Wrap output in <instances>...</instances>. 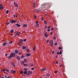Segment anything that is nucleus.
<instances>
[{"label":"nucleus","mask_w":78,"mask_h":78,"mask_svg":"<svg viewBox=\"0 0 78 78\" xmlns=\"http://www.w3.org/2000/svg\"><path fill=\"white\" fill-rule=\"evenodd\" d=\"M15 56H16V54H15V53H12L10 55V56H9L8 58L10 59L11 58H12V57H15Z\"/></svg>","instance_id":"nucleus-1"},{"label":"nucleus","mask_w":78,"mask_h":78,"mask_svg":"<svg viewBox=\"0 0 78 78\" xmlns=\"http://www.w3.org/2000/svg\"><path fill=\"white\" fill-rule=\"evenodd\" d=\"M50 44L51 46H52V45H53V41L52 40H51L50 41Z\"/></svg>","instance_id":"nucleus-2"},{"label":"nucleus","mask_w":78,"mask_h":78,"mask_svg":"<svg viewBox=\"0 0 78 78\" xmlns=\"http://www.w3.org/2000/svg\"><path fill=\"white\" fill-rule=\"evenodd\" d=\"M10 22L11 23H12V24L13 23H16V21H15V20H11L10 21Z\"/></svg>","instance_id":"nucleus-3"},{"label":"nucleus","mask_w":78,"mask_h":78,"mask_svg":"<svg viewBox=\"0 0 78 78\" xmlns=\"http://www.w3.org/2000/svg\"><path fill=\"white\" fill-rule=\"evenodd\" d=\"M26 56L27 57H30V56H31V54L30 53H27V54L26 55Z\"/></svg>","instance_id":"nucleus-4"},{"label":"nucleus","mask_w":78,"mask_h":78,"mask_svg":"<svg viewBox=\"0 0 78 78\" xmlns=\"http://www.w3.org/2000/svg\"><path fill=\"white\" fill-rule=\"evenodd\" d=\"M44 36L45 37H48V35H47V32H45V34H44Z\"/></svg>","instance_id":"nucleus-5"},{"label":"nucleus","mask_w":78,"mask_h":78,"mask_svg":"<svg viewBox=\"0 0 78 78\" xmlns=\"http://www.w3.org/2000/svg\"><path fill=\"white\" fill-rule=\"evenodd\" d=\"M11 63V64H12L13 67H15L16 66V65H15V64H14L13 62H12Z\"/></svg>","instance_id":"nucleus-6"},{"label":"nucleus","mask_w":78,"mask_h":78,"mask_svg":"<svg viewBox=\"0 0 78 78\" xmlns=\"http://www.w3.org/2000/svg\"><path fill=\"white\" fill-rule=\"evenodd\" d=\"M19 42L20 43H22L23 42V40L22 39H20L19 41Z\"/></svg>","instance_id":"nucleus-7"},{"label":"nucleus","mask_w":78,"mask_h":78,"mask_svg":"<svg viewBox=\"0 0 78 78\" xmlns=\"http://www.w3.org/2000/svg\"><path fill=\"white\" fill-rule=\"evenodd\" d=\"M16 58L18 60H20V57L19 56H17L16 57Z\"/></svg>","instance_id":"nucleus-8"},{"label":"nucleus","mask_w":78,"mask_h":78,"mask_svg":"<svg viewBox=\"0 0 78 78\" xmlns=\"http://www.w3.org/2000/svg\"><path fill=\"white\" fill-rule=\"evenodd\" d=\"M26 48L27 47L23 46L22 47V49H23V50H25Z\"/></svg>","instance_id":"nucleus-9"},{"label":"nucleus","mask_w":78,"mask_h":78,"mask_svg":"<svg viewBox=\"0 0 78 78\" xmlns=\"http://www.w3.org/2000/svg\"><path fill=\"white\" fill-rule=\"evenodd\" d=\"M15 53H16V54H17V53H18L19 52V51L17 50H15Z\"/></svg>","instance_id":"nucleus-10"},{"label":"nucleus","mask_w":78,"mask_h":78,"mask_svg":"<svg viewBox=\"0 0 78 78\" xmlns=\"http://www.w3.org/2000/svg\"><path fill=\"white\" fill-rule=\"evenodd\" d=\"M47 70V69L46 68H43L41 69V71H45V70Z\"/></svg>","instance_id":"nucleus-11"},{"label":"nucleus","mask_w":78,"mask_h":78,"mask_svg":"<svg viewBox=\"0 0 78 78\" xmlns=\"http://www.w3.org/2000/svg\"><path fill=\"white\" fill-rule=\"evenodd\" d=\"M16 25L18 27H21L20 25H19V24H16Z\"/></svg>","instance_id":"nucleus-12"},{"label":"nucleus","mask_w":78,"mask_h":78,"mask_svg":"<svg viewBox=\"0 0 78 78\" xmlns=\"http://www.w3.org/2000/svg\"><path fill=\"white\" fill-rule=\"evenodd\" d=\"M47 4L46 3H43L42 5V6H45V5H47Z\"/></svg>","instance_id":"nucleus-13"},{"label":"nucleus","mask_w":78,"mask_h":78,"mask_svg":"<svg viewBox=\"0 0 78 78\" xmlns=\"http://www.w3.org/2000/svg\"><path fill=\"white\" fill-rule=\"evenodd\" d=\"M27 73H28V72L27 71H25L24 72V73L25 75H27Z\"/></svg>","instance_id":"nucleus-14"},{"label":"nucleus","mask_w":78,"mask_h":78,"mask_svg":"<svg viewBox=\"0 0 78 78\" xmlns=\"http://www.w3.org/2000/svg\"><path fill=\"white\" fill-rule=\"evenodd\" d=\"M6 71V69H3L1 70V72H5Z\"/></svg>","instance_id":"nucleus-15"},{"label":"nucleus","mask_w":78,"mask_h":78,"mask_svg":"<svg viewBox=\"0 0 78 78\" xmlns=\"http://www.w3.org/2000/svg\"><path fill=\"white\" fill-rule=\"evenodd\" d=\"M10 32L11 33H14V30H11L10 31Z\"/></svg>","instance_id":"nucleus-16"},{"label":"nucleus","mask_w":78,"mask_h":78,"mask_svg":"<svg viewBox=\"0 0 78 78\" xmlns=\"http://www.w3.org/2000/svg\"><path fill=\"white\" fill-rule=\"evenodd\" d=\"M23 27H27V25L24 24L23 25Z\"/></svg>","instance_id":"nucleus-17"},{"label":"nucleus","mask_w":78,"mask_h":78,"mask_svg":"<svg viewBox=\"0 0 78 78\" xmlns=\"http://www.w3.org/2000/svg\"><path fill=\"white\" fill-rule=\"evenodd\" d=\"M28 73H30V74H32V71H29L28 72Z\"/></svg>","instance_id":"nucleus-18"},{"label":"nucleus","mask_w":78,"mask_h":78,"mask_svg":"<svg viewBox=\"0 0 78 78\" xmlns=\"http://www.w3.org/2000/svg\"><path fill=\"white\" fill-rule=\"evenodd\" d=\"M6 42H4L3 43L2 46H5V45H6Z\"/></svg>","instance_id":"nucleus-19"},{"label":"nucleus","mask_w":78,"mask_h":78,"mask_svg":"<svg viewBox=\"0 0 78 78\" xmlns=\"http://www.w3.org/2000/svg\"><path fill=\"white\" fill-rule=\"evenodd\" d=\"M33 7L34 8H36V4L35 3H34Z\"/></svg>","instance_id":"nucleus-20"},{"label":"nucleus","mask_w":78,"mask_h":78,"mask_svg":"<svg viewBox=\"0 0 78 78\" xmlns=\"http://www.w3.org/2000/svg\"><path fill=\"white\" fill-rule=\"evenodd\" d=\"M20 73L21 74H23V72L22 70L20 71Z\"/></svg>","instance_id":"nucleus-21"},{"label":"nucleus","mask_w":78,"mask_h":78,"mask_svg":"<svg viewBox=\"0 0 78 78\" xmlns=\"http://www.w3.org/2000/svg\"><path fill=\"white\" fill-rule=\"evenodd\" d=\"M47 76H48V77L50 76V73H48L47 74Z\"/></svg>","instance_id":"nucleus-22"},{"label":"nucleus","mask_w":78,"mask_h":78,"mask_svg":"<svg viewBox=\"0 0 78 78\" xmlns=\"http://www.w3.org/2000/svg\"><path fill=\"white\" fill-rule=\"evenodd\" d=\"M26 51L27 52H29L30 50H29V49H26Z\"/></svg>","instance_id":"nucleus-23"},{"label":"nucleus","mask_w":78,"mask_h":78,"mask_svg":"<svg viewBox=\"0 0 78 78\" xmlns=\"http://www.w3.org/2000/svg\"><path fill=\"white\" fill-rule=\"evenodd\" d=\"M36 11L37 12H39L40 11V10L37 9L36 10Z\"/></svg>","instance_id":"nucleus-24"},{"label":"nucleus","mask_w":78,"mask_h":78,"mask_svg":"<svg viewBox=\"0 0 78 78\" xmlns=\"http://www.w3.org/2000/svg\"><path fill=\"white\" fill-rule=\"evenodd\" d=\"M24 61L25 62H27V59H24Z\"/></svg>","instance_id":"nucleus-25"},{"label":"nucleus","mask_w":78,"mask_h":78,"mask_svg":"<svg viewBox=\"0 0 78 78\" xmlns=\"http://www.w3.org/2000/svg\"><path fill=\"white\" fill-rule=\"evenodd\" d=\"M23 66H28V65L27 64H23Z\"/></svg>","instance_id":"nucleus-26"},{"label":"nucleus","mask_w":78,"mask_h":78,"mask_svg":"<svg viewBox=\"0 0 78 78\" xmlns=\"http://www.w3.org/2000/svg\"><path fill=\"white\" fill-rule=\"evenodd\" d=\"M35 48H36V46H34V48L33 51H35Z\"/></svg>","instance_id":"nucleus-27"},{"label":"nucleus","mask_w":78,"mask_h":78,"mask_svg":"<svg viewBox=\"0 0 78 78\" xmlns=\"http://www.w3.org/2000/svg\"><path fill=\"white\" fill-rule=\"evenodd\" d=\"M4 9V7L3 6L0 7V9Z\"/></svg>","instance_id":"nucleus-28"},{"label":"nucleus","mask_w":78,"mask_h":78,"mask_svg":"<svg viewBox=\"0 0 78 78\" xmlns=\"http://www.w3.org/2000/svg\"><path fill=\"white\" fill-rule=\"evenodd\" d=\"M44 22L45 24H46V25H47V21H46L44 20Z\"/></svg>","instance_id":"nucleus-29"},{"label":"nucleus","mask_w":78,"mask_h":78,"mask_svg":"<svg viewBox=\"0 0 78 78\" xmlns=\"http://www.w3.org/2000/svg\"><path fill=\"white\" fill-rule=\"evenodd\" d=\"M51 3H49V7L50 6H51Z\"/></svg>","instance_id":"nucleus-30"},{"label":"nucleus","mask_w":78,"mask_h":78,"mask_svg":"<svg viewBox=\"0 0 78 78\" xmlns=\"http://www.w3.org/2000/svg\"><path fill=\"white\" fill-rule=\"evenodd\" d=\"M24 70L25 71H27V69L26 68H25L24 69Z\"/></svg>","instance_id":"nucleus-31"},{"label":"nucleus","mask_w":78,"mask_h":78,"mask_svg":"<svg viewBox=\"0 0 78 78\" xmlns=\"http://www.w3.org/2000/svg\"><path fill=\"white\" fill-rule=\"evenodd\" d=\"M62 51H61V50H60V55H62Z\"/></svg>","instance_id":"nucleus-32"},{"label":"nucleus","mask_w":78,"mask_h":78,"mask_svg":"<svg viewBox=\"0 0 78 78\" xmlns=\"http://www.w3.org/2000/svg\"><path fill=\"white\" fill-rule=\"evenodd\" d=\"M15 6L16 7H18V5H17V4H16L15 5Z\"/></svg>","instance_id":"nucleus-33"},{"label":"nucleus","mask_w":78,"mask_h":78,"mask_svg":"<svg viewBox=\"0 0 78 78\" xmlns=\"http://www.w3.org/2000/svg\"><path fill=\"white\" fill-rule=\"evenodd\" d=\"M16 35H17V36H19V32H17L16 34Z\"/></svg>","instance_id":"nucleus-34"},{"label":"nucleus","mask_w":78,"mask_h":78,"mask_svg":"<svg viewBox=\"0 0 78 78\" xmlns=\"http://www.w3.org/2000/svg\"><path fill=\"white\" fill-rule=\"evenodd\" d=\"M8 12H9V10H7L6 12V14H8Z\"/></svg>","instance_id":"nucleus-35"},{"label":"nucleus","mask_w":78,"mask_h":78,"mask_svg":"<svg viewBox=\"0 0 78 78\" xmlns=\"http://www.w3.org/2000/svg\"><path fill=\"white\" fill-rule=\"evenodd\" d=\"M41 19L43 21L44 20V17H41Z\"/></svg>","instance_id":"nucleus-36"},{"label":"nucleus","mask_w":78,"mask_h":78,"mask_svg":"<svg viewBox=\"0 0 78 78\" xmlns=\"http://www.w3.org/2000/svg\"><path fill=\"white\" fill-rule=\"evenodd\" d=\"M39 25V24L38 23H37V27H38Z\"/></svg>","instance_id":"nucleus-37"},{"label":"nucleus","mask_w":78,"mask_h":78,"mask_svg":"<svg viewBox=\"0 0 78 78\" xmlns=\"http://www.w3.org/2000/svg\"><path fill=\"white\" fill-rule=\"evenodd\" d=\"M54 73H58V71H55Z\"/></svg>","instance_id":"nucleus-38"},{"label":"nucleus","mask_w":78,"mask_h":78,"mask_svg":"<svg viewBox=\"0 0 78 78\" xmlns=\"http://www.w3.org/2000/svg\"><path fill=\"white\" fill-rule=\"evenodd\" d=\"M16 73V71L15 70V71H13V73Z\"/></svg>","instance_id":"nucleus-39"},{"label":"nucleus","mask_w":78,"mask_h":78,"mask_svg":"<svg viewBox=\"0 0 78 78\" xmlns=\"http://www.w3.org/2000/svg\"><path fill=\"white\" fill-rule=\"evenodd\" d=\"M34 69L33 68H31V70H34Z\"/></svg>","instance_id":"nucleus-40"},{"label":"nucleus","mask_w":78,"mask_h":78,"mask_svg":"<svg viewBox=\"0 0 78 78\" xmlns=\"http://www.w3.org/2000/svg\"><path fill=\"white\" fill-rule=\"evenodd\" d=\"M48 27L47 26H45L44 28L45 29H47Z\"/></svg>","instance_id":"nucleus-41"},{"label":"nucleus","mask_w":78,"mask_h":78,"mask_svg":"<svg viewBox=\"0 0 78 78\" xmlns=\"http://www.w3.org/2000/svg\"><path fill=\"white\" fill-rule=\"evenodd\" d=\"M58 49L59 50H61V47H58Z\"/></svg>","instance_id":"nucleus-42"},{"label":"nucleus","mask_w":78,"mask_h":78,"mask_svg":"<svg viewBox=\"0 0 78 78\" xmlns=\"http://www.w3.org/2000/svg\"><path fill=\"white\" fill-rule=\"evenodd\" d=\"M59 54H60V53L59 52V51H58L57 53V55H59Z\"/></svg>","instance_id":"nucleus-43"},{"label":"nucleus","mask_w":78,"mask_h":78,"mask_svg":"<svg viewBox=\"0 0 78 78\" xmlns=\"http://www.w3.org/2000/svg\"><path fill=\"white\" fill-rule=\"evenodd\" d=\"M58 43H56L55 44H54V45H57Z\"/></svg>","instance_id":"nucleus-44"},{"label":"nucleus","mask_w":78,"mask_h":78,"mask_svg":"<svg viewBox=\"0 0 78 78\" xmlns=\"http://www.w3.org/2000/svg\"><path fill=\"white\" fill-rule=\"evenodd\" d=\"M54 30V28L52 27L51 29V30Z\"/></svg>","instance_id":"nucleus-45"},{"label":"nucleus","mask_w":78,"mask_h":78,"mask_svg":"<svg viewBox=\"0 0 78 78\" xmlns=\"http://www.w3.org/2000/svg\"><path fill=\"white\" fill-rule=\"evenodd\" d=\"M5 56H8V54L6 53L5 54Z\"/></svg>","instance_id":"nucleus-46"},{"label":"nucleus","mask_w":78,"mask_h":78,"mask_svg":"<svg viewBox=\"0 0 78 78\" xmlns=\"http://www.w3.org/2000/svg\"><path fill=\"white\" fill-rule=\"evenodd\" d=\"M23 57H24V56L23 55H22V56H21V58H23Z\"/></svg>","instance_id":"nucleus-47"},{"label":"nucleus","mask_w":78,"mask_h":78,"mask_svg":"<svg viewBox=\"0 0 78 78\" xmlns=\"http://www.w3.org/2000/svg\"><path fill=\"white\" fill-rule=\"evenodd\" d=\"M13 71L14 70H11V73H12Z\"/></svg>","instance_id":"nucleus-48"},{"label":"nucleus","mask_w":78,"mask_h":78,"mask_svg":"<svg viewBox=\"0 0 78 78\" xmlns=\"http://www.w3.org/2000/svg\"><path fill=\"white\" fill-rule=\"evenodd\" d=\"M34 17L35 19H36V16L34 15Z\"/></svg>","instance_id":"nucleus-49"},{"label":"nucleus","mask_w":78,"mask_h":78,"mask_svg":"<svg viewBox=\"0 0 78 78\" xmlns=\"http://www.w3.org/2000/svg\"><path fill=\"white\" fill-rule=\"evenodd\" d=\"M52 34H53V32H51L50 33L51 35H52Z\"/></svg>","instance_id":"nucleus-50"},{"label":"nucleus","mask_w":78,"mask_h":78,"mask_svg":"<svg viewBox=\"0 0 78 78\" xmlns=\"http://www.w3.org/2000/svg\"><path fill=\"white\" fill-rule=\"evenodd\" d=\"M8 77H7V76L6 75L5 76V78H7Z\"/></svg>","instance_id":"nucleus-51"},{"label":"nucleus","mask_w":78,"mask_h":78,"mask_svg":"<svg viewBox=\"0 0 78 78\" xmlns=\"http://www.w3.org/2000/svg\"><path fill=\"white\" fill-rule=\"evenodd\" d=\"M54 40H56V37H54Z\"/></svg>","instance_id":"nucleus-52"},{"label":"nucleus","mask_w":78,"mask_h":78,"mask_svg":"<svg viewBox=\"0 0 78 78\" xmlns=\"http://www.w3.org/2000/svg\"><path fill=\"white\" fill-rule=\"evenodd\" d=\"M2 4H0V7H2Z\"/></svg>","instance_id":"nucleus-53"},{"label":"nucleus","mask_w":78,"mask_h":78,"mask_svg":"<svg viewBox=\"0 0 78 78\" xmlns=\"http://www.w3.org/2000/svg\"><path fill=\"white\" fill-rule=\"evenodd\" d=\"M48 42H49V40H48L47 41V43H48Z\"/></svg>","instance_id":"nucleus-54"},{"label":"nucleus","mask_w":78,"mask_h":78,"mask_svg":"<svg viewBox=\"0 0 78 78\" xmlns=\"http://www.w3.org/2000/svg\"><path fill=\"white\" fill-rule=\"evenodd\" d=\"M9 22H7V25H9Z\"/></svg>","instance_id":"nucleus-55"},{"label":"nucleus","mask_w":78,"mask_h":78,"mask_svg":"<svg viewBox=\"0 0 78 78\" xmlns=\"http://www.w3.org/2000/svg\"><path fill=\"white\" fill-rule=\"evenodd\" d=\"M48 31H50V29H48Z\"/></svg>","instance_id":"nucleus-56"},{"label":"nucleus","mask_w":78,"mask_h":78,"mask_svg":"<svg viewBox=\"0 0 78 78\" xmlns=\"http://www.w3.org/2000/svg\"><path fill=\"white\" fill-rule=\"evenodd\" d=\"M38 22H38V21H36V23H37V24L38 23Z\"/></svg>","instance_id":"nucleus-57"},{"label":"nucleus","mask_w":78,"mask_h":78,"mask_svg":"<svg viewBox=\"0 0 78 78\" xmlns=\"http://www.w3.org/2000/svg\"><path fill=\"white\" fill-rule=\"evenodd\" d=\"M26 41H27V40H26V39H24V42H25Z\"/></svg>","instance_id":"nucleus-58"},{"label":"nucleus","mask_w":78,"mask_h":78,"mask_svg":"<svg viewBox=\"0 0 78 78\" xmlns=\"http://www.w3.org/2000/svg\"><path fill=\"white\" fill-rule=\"evenodd\" d=\"M56 63L57 64H58V61H56Z\"/></svg>","instance_id":"nucleus-59"},{"label":"nucleus","mask_w":78,"mask_h":78,"mask_svg":"<svg viewBox=\"0 0 78 78\" xmlns=\"http://www.w3.org/2000/svg\"><path fill=\"white\" fill-rule=\"evenodd\" d=\"M10 43V44H12V41H10L9 42Z\"/></svg>","instance_id":"nucleus-60"},{"label":"nucleus","mask_w":78,"mask_h":78,"mask_svg":"<svg viewBox=\"0 0 78 78\" xmlns=\"http://www.w3.org/2000/svg\"><path fill=\"white\" fill-rule=\"evenodd\" d=\"M31 66H34V64H32L31 65Z\"/></svg>","instance_id":"nucleus-61"},{"label":"nucleus","mask_w":78,"mask_h":78,"mask_svg":"<svg viewBox=\"0 0 78 78\" xmlns=\"http://www.w3.org/2000/svg\"><path fill=\"white\" fill-rule=\"evenodd\" d=\"M22 63H23V64H24V62L23 61H22Z\"/></svg>","instance_id":"nucleus-62"},{"label":"nucleus","mask_w":78,"mask_h":78,"mask_svg":"<svg viewBox=\"0 0 78 78\" xmlns=\"http://www.w3.org/2000/svg\"><path fill=\"white\" fill-rule=\"evenodd\" d=\"M7 78H11V77L10 76H8L7 77Z\"/></svg>","instance_id":"nucleus-63"},{"label":"nucleus","mask_w":78,"mask_h":78,"mask_svg":"<svg viewBox=\"0 0 78 78\" xmlns=\"http://www.w3.org/2000/svg\"><path fill=\"white\" fill-rule=\"evenodd\" d=\"M60 67H62V65H60V66H59Z\"/></svg>","instance_id":"nucleus-64"}]
</instances>
